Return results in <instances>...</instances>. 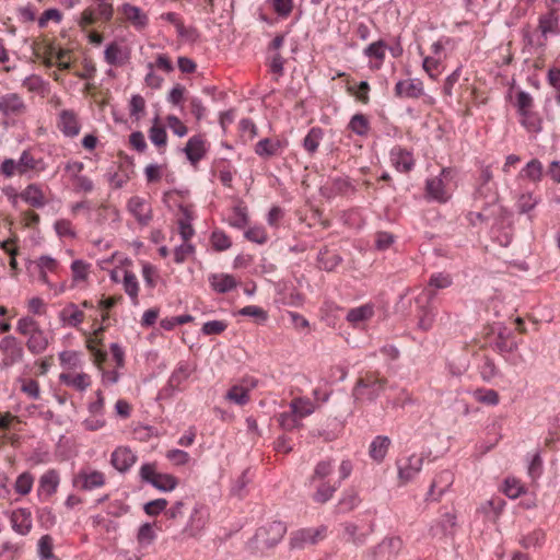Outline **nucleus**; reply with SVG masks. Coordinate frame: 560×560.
<instances>
[{"instance_id": "1", "label": "nucleus", "mask_w": 560, "mask_h": 560, "mask_svg": "<svg viewBox=\"0 0 560 560\" xmlns=\"http://www.w3.org/2000/svg\"><path fill=\"white\" fill-rule=\"evenodd\" d=\"M186 504L183 500L176 501L165 511L168 521L166 528L175 533V538H197L201 535L208 522V510L206 505L196 503L188 514L187 521Z\"/></svg>"}, {"instance_id": "2", "label": "nucleus", "mask_w": 560, "mask_h": 560, "mask_svg": "<svg viewBox=\"0 0 560 560\" xmlns=\"http://www.w3.org/2000/svg\"><path fill=\"white\" fill-rule=\"evenodd\" d=\"M386 384L387 380L385 377H380L375 373H366L357 381L352 396L355 400L365 398L373 401L381 395Z\"/></svg>"}, {"instance_id": "3", "label": "nucleus", "mask_w": 560, "mask_h": 560, "mask_svg": "<svg viewBox=\"0 0 560 560\" xmlns=\"http://www.w3.org/2000/svg\"><path fill=\"white\" fill-rule=\"evenodd\" d=\"M139 475L142 481L150 483L152 487L163 492L172 491L178 485V479L175 476L158 472L155 463L143 464Z\"/></svg>"}, {"instance_id": "4", "label": "nucleus", "mask_w": 560, "mask_h": 560, "mask_svg": "<svg viewBox=\"0 0 560 560\" xmlns=\"http://www.w3.org/2000/svg\"><path fill=\"white\" fill-rule=\"evenodd\" d=\"M287 533V526L283 522L273 521L257 529L255 539L266 548L276 546Z\"/></svg>"}, {"instance_id": "5", "label": "nucleus", "mask_w": 560, "mask_h": 560, "mask_svg": "<svg viewBox=\"0 0 560 560\" xmlns=\"http://www.w3.org/2000/svg\"><path fill=\"white\" fill-rule=\"evenodd\" d=\"M327 527L322 525L316 528H302L291 533L290 547L303 549L307 545H315L326 537Z\"/></svg>"}, {"instance_id": "6", "label": "nucleus", "mask_w": 560, "mask_h": 560, "mask_svg": "<svg viewBox=\"0 0 560 560\" xmlns=\"http://www.w3.org/2000/svg\"><path fill=\"white\" fill-rule=\"evenodd\" d=\"M73 487L90 491L105 485V476L98 470H80L72 479Z\"/></svg>"}, {"instance_id": "7", "label": "nucleus", "mask_w": 560, "mask_h": 560, "mask_svg": "<svg viewBox=\"0 0 560 560\" xmlns=\"http://www.w3.org/2000/svg\"><path fill=\"white\" fill-rule=\"evenodd\" d=\"M127 209L142 226L148 225L152 220L151 206L139 196H133L128 200Z\"/></svg>"}, {"instance_id": "8", "label": "nucleus", "mask_w": 560, "mask_h": 560, "mask_svg": "<svg viewBox=\"0 0 560 560\" xmlns=\"http://www.w3.org/2000/svg\"><path fill=\"white\" fill-rule=\"evenodd\" d=\"M0 112L3 116H20L26 112V105L18 93H8L0 97Z\"/></svg>"}, {"instance_id": "9", "label": "nucleus", "mask_w": 560, "mask_h": 560, "mask_svg": "<svg viewBox=\"0 0 560 560\" xmlns=\"http://www.w3.org/2000/svg\"><path fill=\"white\" fill-rule=\"evenodd\" d=\"M136 462V454L127 446L117 447L110 456V464L119 472L128 471Z\"/></svg>"}, {"instance_id": "10", "label": "nucleus", "mask_w": 560, "mask_h": 560, "mask_svg": "<svg viewBox=\"0 0 560 560\" xmlns=\"http://www.w3.org/2000/svg\"><path fill=\"white\" fill-rule=\"evenodd\" d=\"M0 350L7 353V358L3 360V364L5 366L22 361L24 355L22 346L13 336H7L2 338V340L0 341Z\"/></svg>"}, {"instance_id": "11", "label": "nucleus", "mask_w": 560, "mask_h": 560, "mask_svg": "<svg viewBox=\"0 0 560 560\" xmlns=\"http://www.w3.org/2000/svg\"><path fill=\"white\" fill-rule=\"evenodd\" d=\"M423 458L418 455H411L406 459L398 462V476L402 482H408L421 470Z\"/></svg>"}, {"instance_id": "12", "label": "nucleus", "mask_w": 560, "mask_h": 560, "mask_svg": "<svg viewBox=\"0 0 560 560\" xmlns=\"http://www.w3.org/2000/svg\"><path fill=\"white\" fill-rule=\"evenodd\" d=\"M58 128L66 137L72 138L78 136L81 126L77 114L71 109L61 110L59 114Z\"/></svg>"}, {"instance_id": "13", "label": "nucleus", "mask_w": 560, "mask_h": 560, "mask_svg": "<svg viewBox=\"0 0 560 560\" xmlns=\"http://www.w3.org/2000/svg\"><path fill=\"white\" fill-rule=\"evenodd\" d=\"M119 11L125 20L138 30H142L148 25V15L139 7L126 2L119 8Z\"/></svg>"}, {"instance_id": "14", "label": "nucleus", "mask_w": 560, "mask_h": 560, "mask_svg": "<svg viewBox=\"0 0 560 560\" xmlns=\"http://www.w3.org/2000/svg\"><path fill=\"white\" fill-rule=\"evenodd\" d=\"M453 480L454 476L450 470L441 471L432 481L428 491L427 500H439L445 490L453 483Z\"/></svg>"}, {"instance_id": "15", "label": "nucleus", "mask_w": 560, "mask_h": 560, "mask_svg": "<svg viewBox=\"0 0 560 560\" xmlns=\"http://www.w3.org/2000/svg\"><path fill=\"white\" fill-rule=\"evenodd\" d=\"M397 97L419 98L423 95V84L420 80H400L395 85Z\"/></svg>"}, {"instance_id": "16", "label": "nucleus", "mask_w": 560, "mask_h": 560, "mask_svg": "<svg viewBox=\"0 0 560 560\" xmlns=\"http://www.w3.org/2000/svg\"><path fill=\"white\" fill-rule=\"evenodd\" d=\"M130 58L128 49L122 48L116 42L108 44L104 51V59L109 66H124Z\"/></svg>"}, {"instance_id": "17", "label": "nucleus", "mask_w": 560, "mask_h": 560, "mask_svg": "<svg viewBox=\"0 0 560 560\" xmlns=\"http://www.w3.org/2000/svg\"><path fill=\"white\" fill-rule=\"evenodd\" d=\"M187 159L196 165L206 154L205 141L201 136L191 137L184 148Z\"/></svg>"}, {"instance_id": "18", "label": "nucleus", "mask_w": 560, "mask_h": 560, "mask_svg": "<svg viewBox=\"0 0 560 560\" xmlns=\"http://www.w3.org/2000/svg\"><path fill=\"white\" fill-rule=\"evenodd\" d=\"M390 156L395 168L399 172L407 173L411 171L415 165L412 154L405 149H393L390 152Z\"/></svg>"}, {"instance_id": "19", "label": "nucleus", "mask_w": 560, "mask_h": 560, "mask_svg": "<svg viewBox=\"0 0 560 560\" xmlns=\"http://www.w3.org/2000/svg\"><path fill=\"white\" fill-rule=\"evenodd\" d=\"M179 211L182 212V218L178 220L179 234L184 242H188L195 234L191 225L194 214L190 208L184 205L179 206Z\"/></svg>"}, {"instance_id": "20", "label": "nucleus", "mask_w": 560, "mask_h": 560, "mask_svg": "<svg viewBox=\"0 0 560 560\" xmlns=\"http://www.w3.org/2000/svg\"><path fill=\"white\" fill-rule=\"evenodd\" d=\"M452 284V279L448 275L444 273H434L430 277L428 288L423 291V294L427 298V302L431 303L435 296L434 289H445Z\"/></svg>"}, {"instance_id": "21", "label": "nucleus", "mask_w": 560, "mask_h": 560, "mask_svg": "<svg viewBox=\"0 0 560 560\" xmlns=\"http://www.w3.org/2000/svg\"><path fill=\"white\" fill-rule=\"evenodd\" d=\"M390 446V439L385 435H377L371 443L369 455L377 463H382Z\"/></svg>"}, {"instance_id": "22", "label": "nucleus", "mask_w": 560, "mask_h": 560, "mask_svg": "<svg viewBox=\"0 0 560 560\" xmlns=\"http://www.w3.org/2000/svg\"><path fill=\"white\" fill-rule=\"evenodd\" d=\"M59 486V474L55 469H49L39 479L38 493H45L47 497L56 493Z\"/></svg>"}, {"instance_id": "23", "label": "nucleus", "mask_w": 560, "mask_h": 560, "mask_svg": "<svg viewBox=\"0 0 560 560\" xmlns=\"http://www.w3.org/2000/svg\"><path fill=\"white\" fill-rule=\"evenodd\" d=\"M194 371L195 368H191L187 362H180L170 376L167 386L173 390H179L182 383L188 380Z\"/></svg>"}, {"instance_id": "24", "label": "nucleus", "mask_w": 560, "mask_h": 560, "mask_svg": "<svg viewBox=\"0 0 560 560\" xmlns=\"http://www.w3.org/2000/svg\"><path fill=\"white\" fill-rule=\"evenodd\" d=\"M209 282L212 289L219 293L230 292L237 285L235 278L226 273L211 275L209 277Z\"/></svg>"}, {"instance_id": "25", "label": "nucleus", "mask_w": 560, "mask_h": 560, "mask_svg": "<svg viewBox=\"0 0 560 560\" xmlns=\"http://www.w3.org/2000/svg\"><path fill=\"white\" fill-rule=\"evenodd\" d=\"M20 197L34 208H43L45 206V197L36 184H30L21 194Z\"/></svg>"}, {"instance_id": "26", "label": "nucleus", "mask_w": 560, "mask_h": 560, "mask_svg": "<svg viewBox=\"0 0 560 560\" xmlns=\"http://www.w3.org/2000/svg\"><path fill=\"white\" fill-rule=\"evenodd\" d=\"M11 521L13 524V528L16 533L21 535H26L30 533L32 528V518L30 511L21 509L16 512H13Z\"/></svg>"}, {"instance_id": "27", "label": "nucleus", "mask_w": 560, "mask_h": 560, "mask_svg": "<svg viewBox=\"0 0 560 560\" xmlns=\"http://www.w3.org/2000/svg\"><path fill=\"white\" fill-rule=\"evenodd\" d=\"M59 378L61 383L71 386L79 392L85 390L91 385L90 376L85 373L77 375L62 373Z\"/></svg>"}, {"instance_id": "28", "label": "nucleus", "mask_w": 560, "mask_h": 560, "mask_svg": "<svg viewBox=\"0 0 560 560\" xmlns=\"http://www.w3.org/2000/svg\"><path fill=\"white\" fill-rule=\"evenodd\" d=\"M511 332L506 328H502L494 341V349L503 354V353H512L517 349V342L515 340H510Z\"/></svg>"}, {"instance_id": "29", "label": "nucleus", "mask_w": 560, "mask_h": 560, "mask_svg": "<svg viewBox=\"0 0 560 560\" xmlns=\"http://www.w3.org/2000/svg\"><path fill=\"white\" fill-rule=\"evenodd\" d=\"M280 147V141L264 138L256 143L255 153L261 158H270L279 153Z\"/></svg>"}, {"instance_id": "30", "label": "nucleus", "mask_w": 560, "mask_h": 560, "mask_svg": "<svg viewBox=\"0 0 560 560\" xmlns=\"http://www.w3.org/2000/svg\"><path fill=\"white\" fill-rule=\"evenodd\" d=\"M425 190L427 194L434 200H438L440 202H444L447 200V196L444 190V184L440 177L427 179Z\"/></svg>"}, {"instance_id": "31", "label": "nucleus", "mask_w": 560, "mask_h": 560, "mask_svg": "<svg viewBox=\"0 0 560 560\" xmlns=\"http://www.w3.org/2000/svg\"><path fill=\"white\" fill-rule=\"evenodd\" d=\"M559 26V16L555 10L548 11L539 18V30L544 36L548 33H556Z\"/></svg>"}, {"instance_id": "32", "label": "nucleus", "mask_w": 560, "mask_h": 560, "mask_svg": "<svg viewBox=\"0 0 560 560\" xmlns=\"http://www.w3.org/2000/svg\"><path fill=\"white\" fill-rule=\"evenodd\" d=\"M26 346L32 353L38 354L46 350L48 346V340L44 331L42 329H38L30 336Z\"/></svg>"}, {"instance_id": "33", "label": "nucleus", "mask_w": 560, "mask_h": 560, "mask_svg": "<svg viewBox=\"0 0 560 560\" xmlns=\"http://www.w3.org/2000/svg\"><path fill=\"white\" fill-rule=\"evenodd\" d=\"M374 314L373 306L365 304L361 305L359 307H354L349 310L347 314V320L357 325L361 322H364L369 318H371Z\"/></svg>"}, {"instance_id": "34", "label": "nucleus", "mask_w": 560, "mask_h": 560, "mask_svg": "<svg viewBox=\"0 0 560 560\" xmlns=\"http://www.w3.org/2000/svg\"><path fill=\"white\" fill-rule=\"evenodd\" d=\"M340 487V481L330 485L329 482H322L315 493L313 494V500L317 503H326L329 501L336 490Z\"/></svg>"}, {"instance_id": "35", "label": "nucleus", "mask_w": 560, "mask_h": 560, "mask_svg": "<svg viewBox=\"0 0 560 560\" xmlns=\"http://www.w3.org/2000/svg\"><path fill=\"white\" fill-rule=\"evenodd\" d=\"M323 139V130L319 127H313L303 140L304 149L310 153L314 154Z\"/></svg>"}, {"instance_id": "36", "label": "nucleus", "mask_w": 560, "mask_h": 560, "mask_svg": "<svg viewBox=\"0 0 560 560\" xmlns=\"http://www.w3.org/2000/svg\"><path fill=\"white\" fill-rule=\"evenodd\" d=\"M505 502L501 498L488 500L481 505L480 511L491 521H495L500 515Z\"/></svg>"}, {"instance_id": "37", "label": "nucleus", "mask_w": 560, "mask_h": 560, "mask_svg": "<svg viewBox=\"0 0 560 560\" xmlns=\"http://www.w3.org/2000/svg\"><path fill=\"white\" fill-rule=\"evenodd\" d=\"M60 317L62 320H68L69 325L77 327L83 322L84 313L78 310L75 304L70 303L61 311Z\"/></svg>"}, {"instance_id": "38", "label": "nucleus", "mask_w": 560, "mask_h": 560, "mask_svg": "<svg viewBox=\"0 0 560 560\" xmlns=\"http://www.w3.org/2000/svg\"><path fill=\"white\" fill-rule=\"evenodd\" d=\"M341 260L342 259L339 255L331 254L328 249L319 250L317 258L319 268L326 271L334 270L341 262Z\"/></svg>"}, {"instance_id": "39", "label": "nucleus", "mask_w": 560, "mask_h": 560, "mask_svg": "<svg viewBox=\"0 0 560 560\" xmlns=\"http://www.w3.org/2000/svg\"><path fill=\"white\" fill-rule=\"evenodd\" d=\"M225 398L236 405L244 406L249 401V390L242 385H234L228 390Z\"/></svg>"}, {"instance_id": "40", "label": "nucleus", "mask_w": 560, "mask_h": 560, "mask_svg": "<svg viewBox=\"0 0 560 560\" xmlns=\"http://www.w3.org/2000/svg\"><path fill=\"white\" fill-rule=\"evenodd\" d=\"M542 164L539 160L533 159L522 170L521 176L528 178L532 182H539L542 177Z\"/></svg>"}, {"instance_id": "41", "label": "nucleus", "mask_w": 560, "mask_h": 560, "mask_svg": "<svg viewBox=\"0 0 560 560\" xmlns=\"http://www.w3.org/2000/svg\"><path fill=\"white\" fill-rule=\"evenodd\" d=\"M348 128L358 136H366L370 130V122L365 115L355 114L350 119Z\"/></svg>"}, {"instance_id": "42", "label": "nucleus", "mask_w": 560, "mask_h": 560, "mask_svg": "<svg viewBox=\"0 0 560 560\" xmlns=\"http://www.w3.org/2000/svg\"><path fill=\"white\" fill-rule=\"evenodd\" d=\"M404 541L399 536L386 537L377 546L380 551H386L389 556H397L402 549Z\"/></svg>"}, {"instance_id": "43", "label": "nucleus", "mask_w": 560, "mask_h": 560, "mask_svg": "<svg viewBox=\"0 0 560 560\" xmlns=\"http://www.w3.org/2000/svg\"><path fill=\"white\" fill-rule=\"evenodd\" d=\"M434 318L435 313L430 303L427 302V305L420 307L418 327L423 331L430 330L433 326Z\"/></svg>"}, {"instance_id": "44", "label": "nucleus", "mask_w": 560, "mask_h": 560, "mask_svg": "<svg viewBox=\"0 0 560 560\" xmlns=\"http://www.w3.org/2000/svg\"><path fill=\"white\" fill-rule=\"evenodd\" d=\"M474 397L477 401L488 406H497L500 401L498 392L491 388H477L474 392Z\"/></svg>"}, {"instance_id": "45", "label": "nucleus", "mask_w": 560, "mask_h": 560, "mask_svg": "<svg viewBox=\"0 0 560 560\" xmlns=\"http://www.w3.org/2000/svg\"><path fill=\"white\" fill-rule=\"evenodd\" d=\"M124 290L133 303L138 301L139 284L133 272L126 270L124 275Z\"/></svg>"}, {"instance_id": "46", "label": "nucleus", "mask_w": 560, "mask_h": 560, "mask_svg": "<svg viewBox=\"0 0 560 560\" xmlns=\"http://www.w3.org/2000/svg\"><path fill=\"white\" fill-rule=\"evenodd\" d=\"M499 200V196L497 192H492L490 195L489 200L485 201V206L482 207L481 211L476 212V217L480 221H489L491 218L495 215V207L497 202Z\"/></svg>"}, {"instance_id": "47", "label": "nucleus", "mask_w": 560, "mask_h": 560, "mask_svg": "<svg viewBox=\"0 0 560 560\" xmlns=\"http://www.w3.org/2000/svg\"><path fill=\"white\" fill-rule=\"evenodd\" d=\"M159 117L154 118V125L149 129V138L156 147H164L167 142V133L163 126L156 125Z\"/></svg>"}, {"instance_id": "48", "label": "nucleus", "mask_w": 560, "mask_h": 560, "mask_svg": "<svg viewBox=\"0 0 560 560\" xmlns=\"http://www.w3.org/2000/svg\"><path fill=\"white\" fill-rule=\"evenodd\" d=\"M291 410L300 419L311 415L314 411L313 405L308 399L296 398L290 404Z\"/></svg>"}, {"instance_id": "49", "label": "nucleus", "mask_w": 560, "mask_h": 560, "mask_svg": "<svg viewBox=\"0 0 560 560\" xmlns=\"http://www.w3.org/2000/svg\"><path fill=\"white\" fill-rule=\"evenodd\" d=\"M345 533L348 536L347 540L351 541L355 546H362L365 544L368 534L365 533H358V526L353 523H346L343 525Z\"/></svg>"}, {"instance_id": "50", "label": "nucleus", "mask_w": 560, "mask_h": 560, "mask_svg": "<svg viewBox=\"0 0 560 560\" xmlns=\"http://www.w3.org/2000/svg\"><path fill=\"white\" fill-rule=\"evenodd\" d=\"M38 555L40 560H58L52 552V538L49 535H44L38 541Z\"/></svg>"}, {"instance_id": "51", "label": "nucleus", "mask_w": 560, "mask_h": 560, "mask_svg": "<svg viewBox=\"0 0 560 560\" xmlns=\"http://www.w3.org/2000/svg\"><path fill=\"white\" fill-rule=\"evenodd\" d=\"M18 163V173L25 174L28 171H33L37 168V163L34 156L30 153V151H23Z\"/></svg>"}, {"instance_id": "52", "label": "nucleus", "mask_w": 560, "mask_h": 560, "mask_svg": "<svg viewBox=\"0 0 560 560\" xmlns=\"http://www.w3.org/2000/svg\"><path fill=\"white\" fill-rule=\"evenodd\" d=\"M33 482V476L27 471L23 472L18 477L14 489L21 495L28 494L32 490Z\"/></svg>"}, {"instance_id": "53", "label": "nucleus", "mask_w": 560, "mask_h": 560, "mask_svg": "<svg viewBox=\"0 0 560 560\" xmlns=\"http://www.w3.org/2000/svg\"><path fill=\"white\" fill-rule=\"evenodd\" d=\"M522 117V125L530 132H537L540 130V120L533 110L518 113Z\"/></svg>"}, {"instance_id": "54", "label": "nucleus", "mask_w": 560, "mask_h": 560, "mask_svg": "<svg viewBox=\"0 0 560 560\" xmlns=\"http://www.w3.org/2000/svg\"><path fill=\"white\" fill-rule=\"evenodd\" d=\"M480 375L481 378L486 382H490L492 378L499 375V370L491 358L485 357L483 363L480 366Z\"/></svg>"}, {"instance_id": "55", "label": "nucleus", "mask_w": 560, "mask_h": 560, "mask_svg": "<svg viewBox=\"0 0 560 560\" xmlns=\"http://www.w3.org/2000/svg\"><path fill=\"white\" fill-rule=\"evenodd\" d=\"M539 200L534 197L530 192L522 194L516 202L517 210L520 213H528L533 210Z\"/></svg>"}, {"instance_id": "56", "label": "nucleus", "mask_w": 560, "mask_h": 560, "mask_svg": "<svg viewBox=\"0 0 560 560\" xmlns=\"http://www.w3.org/2000/svg\"><path fill=\"white\" fill-rule=\"evenodd\" d=\"M234 220L231 222V225L237 229H243L248 223L247 208L243 206L242 202H238L234 208Z\"/></svg>"}, {"instance_id": "57", "label": "nucleus", "mask_w": 560, "mask_h": 560, "mask_svg": "<svg viewBox=\"0 0 560 560\" xmlns=\"http://www.w3.org/2000/svg\"><path fill=\"white\" fill-rule=\"evenodd\" d=\"M211 242L213 248L218 252L226 250L232 245L230 237L223 231H213Z\"/></svg>"}, {"instance_id": "58", "label": "nucleus", "mask_w": 560, "mask_h": 560, "mask_svg": "<svg viewBox=\"0 0 560 560\" xmlns=\"http://www.w3.org/2000/svg\"><path fill=\"white\" fill-rule=\"evenodd\" d=\"M168 502L166 499L160 498L149 501L144 504L143 510L149 516H156L161 512L166 511Z\"/></svg>"}, {"instance_id": "59", "label": "nucleus", "mask_w": 560, "mask_h": 560, "mask_svg": "<svg viewBox=\"0 0 560 560\" xmlns=\"http://www.w3.org/2000/svg\"><path fill=\"white\" fill-rule=\"evenodd\" d=\"M385 49H386V44L384 40L381 39V40L370 44L364 49V54H365V56H368L370 58H375V59L382 61L385 58Z\"/></svg>"}, {"instance_id": "60", "label": "nucleus", "mask_w": 560, "mask_h": 560, "mask_svg": "<svg viewBox=\"0 0 560 560\" xmlns=\"http://www.w3.org/2000/svg\"><path fill=\"white\" fill-rule=\"evenodd\" d=\"M360 503V498L357 492L348 491L343 494L339 501V508L342 512H350L357 508Z\"/></svg>"}, {"instance_id": "61", "label": "nucleus", "mask_w": 560, "mask_h": 560, "mask_svg": "<svg viewBox=\"0 0 560 560\" xmlns=\"http://www.w3.org/2000/svg\"><path fill=\"white\" fill-rule=\"evenodd\" d=\"M331 471H332V460L331 459L320 460L315 466V469L311 477V480L312 481H314L316 479L323 480L327 476H329Z\"/></svg>"}, {"instance_id": "62", "label": "nucleus", "mask_w": 560, "mask_h": 560, "mask_svg": "<svg viewBox=\"0 0 560 560\" xmlns=\"http://www.w3.org/2000/svg\"><path fill=\"white\" fill-rule=\"evenodd\" d=\"M155 537H156L155 533L150 523L142 524L137 534V539H138L139 544H141V545L152 544L154 541Z\"/></svg>"}, {"instance_id": "63", "label": "nucleus", "mask_w": 560, "mask_h": 560, "mask_svg": "<svg viewBox=\"0 0 560 560\" xmlns=\"http://www.w3.org/2000/svg\"><path fill=\"white\" fill-rule=\"evenodd\" d=\"M129 107H130L129 108L130 116L133 117L135 120L138 121L140 119V114L144 112L145 101L139 94L132 95L130 103H129Z\"/></svg>"}, {"instance_id": "64", "label": "nucleus", "mask_w": 560, "mask_h": 560, "mask_svg": "<svg viewBox=\"0 0 560 560\" xmlns=\"http://www.w3.org/2000/svg\"><path fill=\"white\" fill-rule=\"evenodd\" d=\"M40 329L37 322L27 316L23 317L18 322L16 330L22 335H32L34 331Z\"/></svg>"}]
</instances>
